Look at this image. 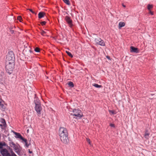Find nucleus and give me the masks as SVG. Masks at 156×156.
I'll list each match as a JSON object with an SVG mask.
<instances>
[{
  "instance_id": "1",
  "label": "nucleus",
  "mask_w": 156,
  "mask_h": 156,
  "mask_svg": "<svg viewBox=\"0 0 156 156\" xmlns=\"http://www.w3.org/2000/svg\"><path fill=\"white\" fill-rule=\"evenodd\" d=\"M58 133L61 141L64 144H67L69 142L68 133L66 128L63 127L59 128Z\"/></svg>"
},
{
  "instance_id": "2",
  "label": "nucleus",
  "mask_w": 156,
  "mask_h": 156,
  "mask_svg": "<svg viewBox=\"0 0 156 156\" xmlns=\"http://www.w3.org/2000/svg\"><path fill=\"white\" fill-rule=\"evenodd\" d=\"M8 140L9 141V145L11 147H12L13 148L15 152L17 154L20 156L21 155V149L20 148V145L18 144V145H16L11 140L10 137L8 138Z\"/></svg>"
},
{
  "instance_id": "3",
  "label": "nucleus",
  "mask_w": 156,
  "mask_h": 156,
  "mask_svg": "<svg viewBox=\"0 0 156 156\" xmlns=\"http://www.w3.org/2000/svg\"><path fill=\"white\" fill-rule=\"evenodd\" d=\"M15 58L14 54L12 51H8L6 55L5 59V62H15Z\"/></svg>"
},
{
  "instance_id": "4",
  "label": "nucleus",
  "mask_w": 156,
  "mask_h": 156,
  "mask_svg": "<svg viewBox=\"0 0 156 156\" xmlns=\"http://www.w3.org/2000/svg\"><path fill=\"white\" fill-rule=\"evenodd\" d=\"M81 111L79 109H74L71 113V115L76 117V118L77 119H80L83 116V115L80 114L81 112Z\"/></svg>"
},
{
  "instance_id": "5",
  "label": "nucleus",
  "mask_w": 156,
  "mask_h": 156,
  "mask_svg": "<svg viewBox=\"0 0 156 156\" xmlns=\"http://www.w3.org/2000/svg\"><path fill=\"white\" fill-rule=\"evenodd\" d=\"M0 126L1 127V129H2L5 130L7 126V125L6 122L5 120L2 118L0 119Z\"/></svg>"
},
{
  "instance_id": "6",
  "label": "nucleus",
  "mask_w": 156,
  "mask_h": 156,
  "mask_svg": "<svg viewBox=\"0 0 156 156\" xmlns=\"http://www.w3.org/2000/svg\"><path fill=\"white\" fill-rule=\"evenodd\" d=\"M94 41L97 44L101 46H104L105 45V43L104 41L100 38H95Z\"/></svg>"
},
{
  "instance_id": "7",
  "label": "nucleus",
  "mask_w": 156,
  "mask_h": 156,
  "mask_svg": "<svg viewBox=\"0 0 156 156\" xmlns=\"http://www.w3.org/2000/svg\"><path fill=\"white\" fill-rule=\"evenodd\" d=\"M65 20L70 27H72L73 26V21L71 20L70 17L66 16L65 17Z\"/></svg>"
},
{
  "instance_id": "8",
  "label": "nucleus",
  "mask_w": 156,
  "mask_h": 156,
  "mask_svg": "<svg viewBox=\"0 0 156 156\" xmlns=\"http://www.w3.org/2000/svg\"><path fill=\"white\" fill-rule=\"evenodd\" d=\"M35 109L37 113L39 115L41 114V111L42 110V107L41 106V104L35 105Z\"/></svg>"
},
{
  "instance_id": "9",
  "label": "nucleus",
  "mask_w": 156,
  "mask_h": 156,
  "mask_svg": "<svg viewBox=\"0 0 156 156\" xmlns=\"http://www.w3.org/2000/svg\"><path fill=\"white\" fill-rule=\"evenodd\" d=\"M6 150H7L5 148H3V147H2V142H0V152L2 156H3L6 152Z\"/></svg>"
},
{
  "instance_id": "10",
  "label": "nucleus",
  "mask_w": 156,
  "mask_h": 156,
  "mask_svg": "<svg viewBox=\"0 0 156 156\" xmlns=\"http://www.w3.org/2000/svg\"><path fill=\"white\" fill-rule=\"evenodd\" d=\"M5 67L14 69L15 62H8V63H7L5 62Z\"/></svg>"
},
{
  "instance_id": "11",
  "label": "nucleus",
  "mask_w": 156,
  "mask_h": 156,
  "mask_svg": "<svg viewBox=\"0 0 156 156\" xmlns=\"http://www.w3.org/2000/svg\"><path fill=\"white\" fill-rule=\"evenodd\" d=\"M130 51L131 52H134L135 53H138L139 52V50L137 48L133 46H131L130 47Z\"/></svg>"
},
{
  "instance_id": "12",
  "label": "nucleus",
  "mask_w": 156,
  "mask_h": 156,
  "mask_svg": "<svg viewBox=\"0 0 156 156\" xmlns=\"http://www.w3.org/2000/svg\"><path fill=\"white\" fill-rule=\"evenodd\" d=\"M14 69L12 68H9L5 67L6 72L9 75H10L13 73V70Z\"/></svg>"
},
{
  "instance_id": "13",
  "label": "nucleus",
  "mask_w": 156,
  "mask_h": 156,
  "mask_svg": "<svg viewBox=\"0 0 156 156\" xmlns=\"http://www.w3.org/2000/svg\"><path fill=\"white\" fill-rule=\"evenodd\" d=\"M15 135H16L15 136L16 138L20 139L21 140H24V138L19 133H15Z\"/></svg>"
},
{
  "instance_id": "14",
  "label": "nucleus",
  "mask_w": 156,
  "mask_h": 156,
  "mask_svg": "<svg viewBox=\"0 0 156 156\" xmlns=\"http://www.w3.org/2000/svg\"><path fill=\"white\" fill-rule=\"evenodd\" d=\"M6 151V152L3 156H17L14 152H13L12 153L10 154L8 150Z\"/></svg>"
},
{
  "instance_id": "15",
  "label": "nucleus",
  "mask_w": 156,
  "mask_h": 156,
  "mask_svg": "<svg viewBox=\"0 0 156 156\" xmlns=\"http://www.w3.org/2000/svg\"><path fill=\"white\" fill-rule=\"evenodd\" d=\"M35 97L34 98V104L35 105H36L37 104L38 105L40 104H41L40 101L39 100V99L37 97H36V94H34Z\"/></svg>"
},
{
  "instance_id": "16",
  "label": "nucleus",
  "mask_w": 156,
  "mask_h": 156,
  "mask_svg": "<svg viewBox=\"0 0 156 156\" xmlns=\"http://www.w3.org/2000/svg\"><path fill=\"white\" fill-rule=\"evenodd\" d=\"M45 15V13L43 12H40L38 14V17L39 19H41L44 17Z\"/></svg>"
},
{
  "instance_id": "17",
  "label": "nucleus",
  "mask_w": 156,
  "mask_h": 156,
  "mask_svg": "<svg viewBox=\"0 0 156 156\" xmlns=\"http://www.w3.org/2000/svg\"><path fill=\"white\" fill-rule=\"evenodd\" d=\"M125 25V23L124 22H120L119 24V28L120 29L122 27H123Z\"/></svg>"
},
{
  "instance_id": "18",
  "label": "nucleus",
  "mask_w": 156,
  "mask_h": 156,
  "mask_svg": "<svg viewBox=\"0 0 156 156\" xmlns=\"http://www.w3.org/2000/svg\"><path fill=\"white\" fill-rule=\"evenodd\" d=\"M92 86L97 88H102L103 87L102 85H99L98 84L95 83H93L92 84Z\"/></svg>"
},
{
  "instance_id": "19",
  "label": "nucleus",
  "mask_w": 156,
  "mask_h": 156,
  "mask_svg": "<svg viewBox=\"0 0 156 156\" xmlns=\"http://www.w3.org/2000/svg\"><path fill=\"white\" fill-rule=\"evenodd\" d=\"M67 84L68 85L69 87L71 88H73L74 87V84L71 81L68 82Z\"/></svg>"
},
{
  "instance_id": "20",
  "label": "nucleus",
  "mask_w": 156,
  "mask_h": 156,
  "mask_svg": "<svg viewBox=\"0 0 156 156\" xmlns=\"http://www.w3.org/2000/svg\"><path fill=\"white\" fill-rule=\"evenodd\" d=\"M24 140H22L23 141L25 142V146L27 147H28V143L27 142V140L26 139L24 138Z\"/></svg>"
},
{
  "instance_id": "21",
  "label": "nucleus",
  "mask_w": 156,
  "mask_h": 156,
  "mask_svg": "<svg viewBox=\"0 0 156 156\" xmlns=\"http://www.w3.org/2000/svg\"><path fill=\"white\" fill-rule=\"evenodd\" d=\"M66 53L71 58L73 57V55L70 52H69V51H66Z\"/></svg>"
},
{
  "instance_id": "22",
  "label": "nucleus",
  "mask_w": 156,
  "mask_h": 156,
  "mask_svg": "<svg viewBox=\"0 0 156 156\" xmlns=\"http://www.w3.org/2000/svg\"><path fill=\"white\" fill-rule=\"evenodd\" d=\"M63 2L67 5H69L70 4L69 1V0H63Z\"/></svg>"
},
{
  "instance_id": "23",
  "label": "nucleus",
  "mask_w": 156,
  "mask_h": 156,
  "mask_svg": "<svg viewBox=\"0 0 156 156\" xmlns=\"http://www.w3.org/2000/svg\"><path fill=\"white\" fill-rule=\"evenodd\" d=\"M153 7V6L152 5L148 4L147 5V9L149 10H151V9Z\"/></svg>"
},
{
  "instance_id": "24",
  "label": "nucleus",
  "mask_w": 156,
  "mask_h": 156,
  "mask_svg": "<svg viewBox=\"0 0 156 156\" xmlns=\"http://www.w3.org/2000/svg\"><path fill=\"white\" fill-rule=\"evenodd\" d=\"M149 133H147V132H146L144 134V136L146 138L148 139L149 138Z\"/></svg>"
},
{
  "instance_id": "25",
  "label": "nucleus",
  "mask_w": 156,
  "mask_h": 156,
  "mask_svg": "<svg viewBox=\"0 0 156 156\" xmlns=\"http://www.w3.org/2000/svg\"><path fill=\"white\" fill-rule=\"evenodd\" d=\"M41 34L43 36H46L45 34H46V32L43 30H41Z\"/></svg>"
},
{
  "instance_id": "26",
  "label": "nucleus",
  "mask_w": 156,
  "mask_h": 156,
  "mask_svg": "<svg viewBox=\"0 0 156 156\" xmlns=\"http://www.w3.org/2000/svg\"><path fill=\"white\" fill-rule=\"evenodd\" d=\"M34 51L37 52H39L40 51V48L38 47H36L34 49Z\"/></svg>"
},
{
  "instance_id": "27",
  "label": "nucleus",
  "mask_w": 156,
  "mask_h": 156,
  "mask_svg": "<svg viewBox=\"0 0 156 156\" xmlns=\"http://www.w3.org/2000/svg\"><path fill=\"white\" fill-rule=\"evenodd\" d=\"M17 20L20 22H21V20H22L21 16H18L17 17Z\"/></svg>"
},
{
  "instance_id": "28",
  "label": "nucleus",
  "mask_w": 156,
  "mask_h": 156,
  "mask_svg": "<svg viewBox=\"0 0 156 156\" xmlns=\"http://www.w3.org/2000/svg\"><path fill=\"white\" fill-rule=\"evenodd\" d=\"M109 112L110 113H111L113 115L116 114V113L113 110H109Z\"/></svg>"
},
{
  "instance_id": "29",
  "label": "nucleus",
  "mask_w": 156,
  "mask_h": 156,
  "mask_svg": "<svg viewBox=\"0 0 156 156\" xmlns=\"http://www.w3.org/2000/svg\"><path fill=\"white\" fill-rule=\"evenodd\" d=\"M46 22L45 21H42L40 22V23L42 25H45L46 24Z\"/></svg>"
},
{
  "instance_id": "30",
  "label": "nucleus",
  "mask_w": 156,
  "mask_h": 156,
  "mask_svg": "<svg viewBox=\"0 0 156 156\" xmlns=\"http://www.w3.org/2000/svg\"><path fill=\"white\" fill-rule=\"evenodd\" d=\"M0 106L1 107V108H3V109H5V107L4 106V105L3 104L1 105H0Z\"/></svg>"
},
{
  "instance_id": "31",
  "label": "nucleus",
  "mask_w": 156,
  "mask_h": 156,
  "mask_svg": "<svg viewBox=\"0 0 156 156\" xmlns=\"http://www.w3.org/2000/svg\"><path fill=\"white\" fill-rule=\"evenodd\" d=\"M27 10H29L33 14H36V13H35L34 11H33V10L31 9H28Z\"/></svg>"
},
{
  "instance_id": "32",
  "label": "nucleus",
  "mask_w": 156,
  "mask_h": 156,
  "mask_svg": "<svg viewBox=\"0 0 156 156\" xmlns=\"http://www.w3.org/2000/svg\"><path fill=\"white\" fill-rule=\"evenodd\" d=\"M7 145V144L5 142H4L3 143L2 142V147L3 146H6Z\"/></svg>"
},
{
  "instance_id": "33",
  "label": "nucleus",
  "mask_w": 156,
  "mask_h": 156,
  "mask_svg": "<svg viewBox=\"0 0 156 156\" xmlns=\"http://www.w3.org/2000/svg\"><path fill=\"white\" fill-rule=\"evenodd\" d=\"M7 147V148L9 150H10V149H11V148H12L10 147V146H9L8 145H7L6 146Z\"/></svg>"
},
{
  "instance_id": "34",
  "label": "nucleus",
  "mask_w": 156,
  "mask_h": 156,
  "mask_svg": "<svg viewBox=\"0 0 156 156\" xmlns=\"http://www.w3.org/2000/svg\"><path fill=\"white\" fill-rule=\"evenodd\" d=\"M7 147V148L9 150H10V149H11V148H12L10 147V146H9L8 145H7L6 146Z\"/></svg>"
},
{
  "instance_id": "35",
  "label": "nucleus",
  "mask_w": 156,
  "mask_h": 156,
  "mask_svg": "<svg viewBox=\"0 0 156 156\" xmlns=\"http://www.w3.org/2000/svg\"><path fill=\"white\" fill-rule=\"evenodd\" d=\"M7 147V148L9 150H10V149H11V148H12L10 147V146H9L8 145H7L6 146Z\"/></svg>"
},
{
  "instance_id": "36",
  "label": "nucleus",
  "mask_w": 156,
  "mask_h": 156,
  "mask_svg": "<svg viewBox=\"0 0 156 156\" xmlns=\"http://www.w3.org/2000/svg\"><path fill=\"white\" fill-rule=\"evenodd\" d=\"M110 126L114 128H115V125L111 123L110 125Z\"/></svg>"
},
{
  "instance_id": "37",
  "label": "nucleus",
  "mask_w": 156,
  "mask_h": 156,
  "mask_svg": "<svg viewBox=\"0 0 156 156\" xmlns=\"http://www.w3.org/2000/svg\"><path fill=\"white\" fill-rule=\"evenodd\" d=\"M87 141L88 143H89L90 144V140L89 139H87Z\"/></svg>"
},
{
  "instance_id": "38",
  "label": "nucleus",
  "mask_w": 156,
  "mask_h": 156,
  "mask_svg": "<svg viewBox=\"0 0 156 156\" xmlns=\"http://www.w3.org/2000/svg\"><path fill=\"white\" fill-rule=\"evenodd\" d=\"M10 32L12 34H14V31L13 30H10Z\"/></svg>"
},
{
  "instance_id": "39",
  "label": "nucleus",
  "mask_w": 156,
  "mask_h": 156,
  "mask_svg": "<svg viewBox=\"0 0 156 156\" xmlns=\"http://www.w3.org/2000/svg\"><path fill=\"white\" fill-rule=\"evenodd\" d=\"M10 152L11 153V154L12 153L14 152L13 151V150L12 148H11V149L10 150H9Z\"/></svg>"
},
{
  "instance_id": "40",
  "label": "nucleus",
  "mask_w": 156,
  "mask_h": 156,
  "mask_svg": "<svg viewBox=\"0 0 156 156\" xmlns=\"http://www.w3.org/2000/svg\"><path fill=\"white\" fill-rule=\"evenodd\" d=\"M149 11V13L150 14H151L152 15H153L154 13L152 12L151 11V10Z\"/></svg>"
},
{
  "instance_id": "41",
  "label": "nucleus",
  "mask_w": 156,
  "mask_h": 156,
  "mask_svg": "<svg viewBox=\"0 0 156 156\" xmlns=\"http://www.w3.org/2000/svg\"><path fill=\"white\" fill-rule=\"evenodd\" d=\"M106 58L107 59H108L110 60V58L109 56L107 55L106 56Z\"/></svg>"
},
{
  "instance_id": "42",
  "label": "nucleus",
  "mask_w": 156,
  "mask_h": 156,
  "mask_svg": "<svg viewBox=\"0 0 156 156\" xmlns=\"http://www.w3.org/2000/svg\"><path fill=\"white\" fill-rule=\"evenodd\" d=\"M28 152L30 154H31L32 153V151H30V149H29Z\"/></svg>"
},
{
  "instance_id": "43",
  "label": "nucleus",
  "mask_w": 156,
  "mask_h": 156,
  "mask_svg": "<svg viewBox=\"0 0 156 156\" xmlns=\"http://www.w3.org/2000/svg\"><path fill=\"white\" fill-rule=\"evenodd\" d=\"M13 28L12 27H10L9 28V30H12V29Z\"/></svg>"
},
{
  "instance_id": "44",
  "label": "nucleus",
  "mask_w": 156,
  "mask_h": 156,
  "mask_svg": "<svg viewBox=\"0 0 156 156\" xmlns=\"http://www.w3.org/2000/svg\"><path fill=\"white\" fill-rule=\"evenodd\" d=\"M30 142L29 143V144H28V147H29L30 145H31V143L30 142Z\"/></svg>"
},
{
  "instance_id": "45",
  "label": "nucleus",
  "mask_w": 156,
  "mask_h": 156,
  "mask_svg": "<svg viewBox=\"0 0 156 156\" xmlns=\"http://www.w3.org/2000/svg\"><path fill=\"white\" fill-rule=\"evenodd\" d=\"M12 132L14 134H15V133H16V132H15L14 131L12 130Z\"/></svg>"
},
{
  "instance_id": "46",
  "label": "nucleus",
  "mask_w": 156,
  "mask_h": 156,
  "mask_svg": "<svg viewBox=\"0 0 156 156\" xmlns=\"http://www.w3.org/2000/svg\"><path fill=\"white\" fill-rule=\"evenodd\" d=\"M2 101H0V105H1L2 104Z\"/></svg>"
},
{
  "instance_id": "47",
  "label": "nucleus",
  "mask_w": 156,
  "mask_h": 156,
  "mask_svg": "<svg viewBox=\"0 0 156 156\" xmlns=\"http://www.w3.org/2000/svg\"><path fill=\"white\" fill-rule=\"evenodd\" d=\"M29 51H30V52L31 53L32 52V51H31V50H29Z\"/></svg>"
},
{
  "instance_id": "48",
  "label": "nucleus",
  "mask_w": 156,
  "mask_h": 156,
  "mask_svg": "<svg viewBox=\"0 0 156 156\" xmlns=\"http://www.w3.org/2000/svg\"><path fill=\"white\" fill-rule=\"evenodd\" d=\"M122 6L124 7H126V6L125 5H123V4L122 5Z\"/></svg>"
},
{
  "instance_id": "49",
  "label": "nucleus",
  "mask_w": 156,
  "mask_h": 156,
  "mask_svg": "<svg viewBox=\"0 0 156 156\" xmlns=\"http://www.w3.org/2000/svg\"><path fill=\"white\" fill-rule=\"evenodd\" d=\"M20 59L21 60H23V59H22L21 58H20Z\"/></svg>"
},
{
  "instance_id": "50",
  "label": "nucleus",
  "mask_w": 156,
  "mask_h": 156,
  "mask_svg": "<svg viewBox=\"0 0 156 156\" xmlns=\"http://www.w3.org/2000/svg\"><path fill=\"white\" fill-rule=\"evenodd\" d=\"M27 132L28 133V132H29V129H27Z\"/></svg>"
},
{
  "instance_id": "51",
  "label": "nucleus",
  "mask_w": 156,
  "mask_h": 156,
  "mask_svg": "<svg viewBox=\"0 0 156 156\" xmlns=\"http://www.w3.org/2000/svg\"><path fill=\"white\" fill-rule=\"evenodd\" d=\"M2 101V99H0V101Z\"/></svg>"
},
{
  "instance_id": "52",
  "label": "nucleus",
  "mask_w": 156,
  "mask_h": 156,
  "mask_svg": "<svg viewBox=\"0 0 156 156\" xmlns=\"http://www.w3.org/2000/svg\"><path fill=\"white\" fill-rule=\"evenodd\" d=\"M0 156H1L0 155Z\"/></svg>"
}]
</instances>
